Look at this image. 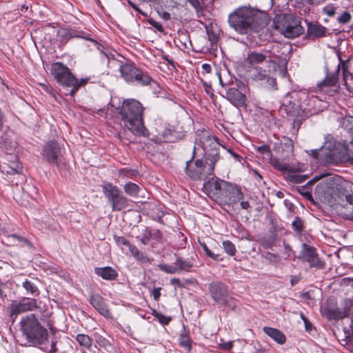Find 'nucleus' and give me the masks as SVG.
<instances>
[{"label":"nucleus","instance_id":"58836bf2","mask_svg":"<svg viewBox=\"0 0 353 353\" xmlns=\"http://www.w3.org/2000/svg\"><path fill=\"white\" fill-rule=\"evenodd\" d=\"M206 30L208 40L212 44L216 43L218 41L217 34L212 28H207Z\"/></svg>","mask_w":353,"mask_h":353},{"label":"nucleus","instance_id":"4468645a","mask_svg":"<svg viewBox=\"0 0 353 353\" xmlns=\"http://www.w3.org/2000/svg\"><path fill=\"white\" fill-rule=\"evenodd\" d=\"M209 291L212 299L217 303L226 304L228 299L227 286L221 282H213L209 285Z\"/></svg>","mask_w":353,"mask_h":353},{"label":"nucleus","instance_id":"c756f323","mask_svg":"<svg viewBox=\"0 0 353 353\" xmlns=\"http://www.w3.org/2000/svg\"><path fill=\"white\" fill-rule=\"evenodd\" d=\"M179 344L188 352H190L192 348V340L186 334H181L179 337Z\"/></svg>","mask_w":353,"mask_h":353},{"label":"nucleus","instance_id":"cd10ccee","mask_svg":"<svg viewBox=\"0 0 353 353\" xmlns=\"http://www.w3.org/2000/svg\"><path fill=\"white\" fill-rule=\"evenodd\" d=\"M76 340L83 348L90 350L92 347V341L88 335L83 334H77Z\"/></svg>","mask_w":353,"mask_h":353},{"label":"nucleus","instance_id":"a878e982","mask_svg":"<svg viewBox=\"0 0 353 353\" xmlns=\"http://www.w3.org/2000/svg\"><path fill=\"white\" fill-rule=\"evenodd\" d=\"M227 181L219 179H212L209 181L208 185L212 191H214V194L221 196L222 192L225 189Z\"/></svg>","mask_w":353,"mask_h":353},{"label":"nucleus","instance_id":"20e7f679","mask_svg":"<svg viewBox=\"0 0 353 353\" xmlns=\"http://www.w3.org/2000/svg\"><path fill=\"white\" fill-rule=\"evenodd\" d=\"M143 110V108L140 102L130 99L123 101L119 112V116L125 126L136 135H145Z\"/></svg>","mask_w":353,"mask_h":353},{"label":"nucleus","instance_id":"09e8293b","mask_svg":"<svg viewBox=\"0 0 353 353\" xmlns=\"http://www.w3.org/2000/svg\"><path fill=\"white\" fill-rule=\"evenodd\" d=\"M136 174H137V172L134 170H123V169H121L119 170V175L121 176H123V175H125L128 177H132Z\"/></svg>","mask_w":353,"mask_h":353},{"label":"nucleus","instance_id":"37998d69","mask_svg":"<svg viewBox=\"0 0 353 353\" xmlns=\"http://www.w3.org/2000/svg\"><path fill=\"white\" fill-rule=\"evenodd\" d=\"M139 240L143 245H147L150 242V232L147 228L143 230L142 236Z\"/></svg>","mask_w":353,"mask_h":353},{"label":"nucleus","instance_id":"bb28decb","mask_svg":"<svg viewBox=\"0 0 353 353\" xmlns=\"http://www.w3.org/2000/svg\"><path fill=\"white\" fill-rule=\"evenodd\" d=\"M323 314L328 319H339L343 317V312L338 307H334L324 308Z\"/></svg>","mask_w":353,"mask_h":353},{"label":"nucleus","instance_id":"dca6fc26","mask_svg":"<svg viewBox=\"0 0 353 353\" xmlns=\"http://www.w3.org/2000/svg\"><path fill=\"white\" fill-rule=\"evenodd\" d=\"M251 78L256 81H265L269 86L274 87L276 84V79L270 77L269 70L262 69L259 66L252 67L250 70Z\"/></svg>","mask_w":353,"mask_h":353},{"label":"nucleus","instance_id":"c03bdc74","mask_svg":"<svg viewBox=\"0 0 353 353\" xmlns=\"http://www.w3.org/2000/svg\"><path fill=\"white\" fill-rule=\"evenodd\" d=\"M257 150L264 156L265 158H270L271 157V151L269 146L263 145L259 146Z\"/></svg>","mask_w":353,"mask_h":353},{"label":"nucleus","instance_id":"2f4dec72","mask_svg":"<svg viewBox=\"0 0 353 353\" xmlns=\"http://www.w3.org/2000/svg\"><path fill=\"white\" fill-rule=\"evenodd\" d=\"M175 264L179 272L181 270L189 271L192 267V264L190 261H183L181 259H177Z\"/></svg>","mask_w":353,"mask_h":353},{"label":"nucleus","instance_id":"393cba45","mask_svg":"<svg viewBox=\"0 0 353 353\" xmlns=\"http://www.w3.org/2000/svg\"><path fill=\"white\" fill-rule=\"evenodd\" d=\"M130 252L132 256L141 263H151L153 261L152 258L148 257L143 252H141L135 245L130 246Z\"/></svg>","mask_w":353,"mask_h":353},{"label":"nucleus","instance_id":"6e6d98bb","mask_svg":"<svg viewBox=\"0 0 353 353\" xmlns=\"http://www.w3.org/2000/svg\"><path fill=\"white\" fill-rule=\"evenodd\" d=\"M285 147L288 148L290 152L293 151V143L292 140L288 139L287 141L284 143Z\"/></svg>","mask_w":353,"mask_h":353},{"label":"nucleus","instance_id":"603ef678","mask_svg":"<svg viewBox=\"0 0 353 353\" xmlns=\"http://www.w3.org/2000/svg\"><path fill=\"white\" fill-rule=\"evenodd\" d=\"M264 257L267 260L270 261V262H275V261H276V256L275 254H274L270 253V252H265L264 254Z\"/></svg>","mask_w":353,"mask_h":353},{"label":"nucleus","instance_id":"a19ab883","mask_svg":"<svg viewBox=\"0 0 353 353\" xmlns=\"http://www.w3.org/2000/svg\"><path fill=\"white\" fill-rule=\"evenodd\" d=\"M351 19V14L349 12L347 11H344L338 18H337V21L340 23H343V24H345V23H348Z\"/></svg>","mask_w":353,"mask_h":353},{"label":"nucleus","instance_id":"aec40b11","mask_svg":"<svg viewBox=\"0 0 353 353\" xmlns=\"http://www.w3.org/2000/svg\"><path fill=\"white\" fill-rule=\"evenodd\" d=\"M247 61L252 67H256V65L261 64L263 62H265L269 65L274 64L271 59L269 58L267 59L265 54L257 52H252L249 53L247 57Z\"/></svg>","mask_w":353,"mask_h":353},{"label":"nucleus","instance_id":"1a4fd4ad","mask_svg":"<svg viewBox=\"0 0 353 353\" xmlns=\"http://www.w3.org/2000/svg\"><path fill=\"white\" fill-rule=\"evenodd\" d=\"M307 153L316 159H320L326 163L338 164L344 161L345 157L339 158L338 148H336L333 141H329L322 146L319 150H311L306 151Z\"/></svg>","mask_w":353,"mask_h":353},{"label":"nucleus","instance_id":"bf43d9fd","mask_svg":"<svg viewBox=\"0 0 353 353\" xmlns=\"http://www.w3.org/2000/svg\"><path fill=\"white\" fill-rule=\"evenodd\" d=\"M190 2L194 5V7H199L201 6V2H203L204 0H190Z\"/></svg>","mask_w":353,"mask_h":353},{"label":"nucleus","instance_id":"f257e3e1","mask_svg":"<svg viewBox=\"0 0 353 353\" xmlns=\"http://www.w3.org/2000/svg\"><path fill=\"white\" fill-rule=\"evenodd\" d=\"M219 143L216 138L211 136L208 131L203 130L196 133L194 152L200 148L202 154L206 158L205 163L201 159L194 162L188 161L186 163V173L194 180H203L213 173L214 165L219 159L218 152Z\"/></svg>","mask_w":353,"mask_h":353},{"label":"nucleus","instance_id":"6e6552de","mask_svg":"<svg viewBox=\"0 0 353 353\" xmlns=\"http://www.w3.org/2000/svg\"><path fill=\"white\" fill-rule=\"evenodd\" d=\"M102 189L113 211H121L128 207V199L117 186L110 183H105L102 185Z\"/></svg>","mask_w":353,"mask_h":353},{"label":"nucleus","instance_id":"4d7b16f0","mask_svg":"<svg viewBox=\"0 0 353 353\" xmlns=\"http://www.w3.org/2000/svg\"><path fill=\"white\" fill-rule=\"evenodd\" d=\"M170 283L173 285H177L179 287H182L183 285L181 284L180 280L176 278L172 279L170 280Z\"/></svg>","mask_w":353,"mask_h":353},{"label":"nucleus","instance_id":"c85d7f7f","mask_svg":"<svg viewBox=\"0 0 353 353\" xmlns=\"http://www.w3.org/2000/svg\"><path fill=\"white\" fill-rule=\"evenodd\" d=\"M124 191L126 194L132 196H137L139 192L140 188L139 185L134 183H128L123 187Z\"/></svg>","mask_w":353,"mask_h":353},{"label":"nucleus","instance_id":"f704fd0d","mask_svg":"<svg viewBox=\"0 0 353 353\" xmlns=\"http://www.w3.org/2000/svg\"><path fill=\"white\" fill-rule=\"evenodd\" d=\"M159 268L161 270L168 274H174L179 272L176 264L174 266L168 265L165 264H160L159 265Z\"/></svg>","mask_w":353,"mask_h":353},{"label":"nucleus","instance_id":"6ab92c4d","mask_svg":"<svg viewBox=\"0 0 353 353\" xmlns=\"http://www.w3.org/2000/svg\"><path fill=\"white\" fill-rule=\"evenodd\" d=\"M90 304L103 316L109 317L110 312L108 309L103 299L99 294H94L90 296Z\"/></svg>","mask_w":353,"mask_h":353},{"label":"nucleus","instance_id":"de8ad7c7","mask_svg":"<svg viewBox=\"0 0 353 353\" xmlns=\"http://www.w3.org/2000/svg\"><path fill=\"white\" fill-rule=\"evenodd\" d=\"M305 170V167L303 164H297L296 167L290 166L289 173H298L303 172Z\"/></svg>","mask_w":353,"mask_h":353},{"label":"nucleus","instance_id":"ea45409f","mask_svg":"<svg viewBox=\"0 0 353 353\" xmlns=\"http://www.w3.org/2000/svg\"><path fill=\"white\" fill-rule=\"evenodd\" d=\"M199 244L207 256H208L209 257L212 258L214 260H218L219 255L212 252L205 243L199 241Z\"/></svg>","mask_w":353,"mask_h":353},{"label":"nucleus","instance_id":"680f3d73","mask_svg":"<svg viewBox=\"0 0 353 353\" xmlns=\"http://www.w3.org/2000/svg\"><path fill=\"white\" fill-rule=\"evenodd\" d=\"M202 68L206 72H210V70H211V66L208 64V63H203L202 65Z\"/></svg>","mask_w":353,"mask_h":353},{"label":"nucleus","instance_id":"69168bd1","mask_svg":"<svg viewBox=\"0 0 353 353\" xmlns=\"http://www.w3.org/2000/svg\"><path fill=\"white\" fill-rule=\"evenodd\" d=\"M298 281H299V279L296 276H292L291 281H290L292 285H294L295 284H296L298 283Z\"/></svg>","mask_w":353,"mask_h":353},{"label":"nucleus","instance_id":"473e14b6","mask_svg":"<svg viewBox=\"0 0 353 353\" xmlns=\"http://www.w3.org/2000/svg\"><path fill=\"white\" fill-rule=\"evenodd\" d=\"M307 177V175L299 174L298 173H290L289 174L290 180L296 183H301L304 182Z\"/></svg>","mask_w":353,"mask_h":353},{"label":"nucleus","instance_id":"a211bd4d","mask_svg":"<svg viewBox=\"0 0 353 353\" xmlns=\"http://www.w3.org/2000/svg\"><path fill=\"white\" fill-rule=\"evenodd\" d=\"M221 196L228 198L232 203H236L243 199V193L239 187L228 182Z\"/></svg>","mask_w":353,"mask_h":353},{"label":"nucleus","instance_id":"7c9ffc66","mask_svg":"<svg viewBox=\"0 0 353 353\" xmlns=\"http://www.w3.org/2000/svg\"><path fill=\"white\" fill-rule=\"evenodd\" d=\"M271 164L275 169L278 170L281 172H289L290 166L278 159H272Z\"/></svg>","mask_w":353,"mask_h":353},{"label":"nucleus","instance_id":"423d86ee","mask_svg":"<svg viewBox=\"0 0 353 353\" xmlns=\"http://www.w3.org/2000/svg\"><path fill=\"white\" fill-rule=\"evenodd\" d=\"M51 73L57 82L63 85L72 88L71 90L72 95L78 90L81 85L85 84L86 82L83 79L79 82L70 72L69 68L60 62H57L52 65Z\"/></svg>","mask_w":353,"mask_h":353},{"label":"nucleus","instance_id":"a18cd8bd","mask_svg":"<svg viewBox=\"0 0 353 353\" xmlns=\"http://www.w3.org/2000/svg\"><path fill=\"white\" fill-rule=\"evenodd\" d=\"M114 239L118 245H125L128 247V250L130 249V246L132 245L123 236H115Z\"/></svg>","mask_w":353,"mask_h":353},{"label":"nucleus","instance_id":"49530a36","mask_svg":"<svg viewBox=\"0 0 353 353\" xmlns=\"http://www.w3.org/2000/svg\"><path fill=\"white\" fill-rule=\"evenodd\" d=\"M153 314L159 319V322L163 325L168 324L171 320L170 317L165 316H164L161 314H159L157 312H155V314L153 313Z\"/></svg>","mask_w":353,"mask_h":353},{"label":"nucleus","instance_id":"e433bc0d","mask_svg":"<svg viewBox=\"0 0 353 353\" xmlns=\"http://www.w3.org/2000/svg\"><path fill=\"white\" fill-rule=\"evenodd\" d=\"M23 287L26 290L27 292H30L32 294L36 292L38 290L36 285L32 282L26 280L22 283Z\"/></svg>","mask_w":353,"mask_h":353},{"label":"nucleus","instance_id":"0eeeda50","mask_svg":"<svg viewBox=\"0 0 353 353\" xmlns=\"http://www.w3.org/2000/svg\"><path fill=\"white\" fill-rule=\"evenodd\" d=\"M275 28L284 37L293 39L299 37L304 32L299 17L292 14H285L275 22Z\"/></svg>","mask_w":353,"mask_h":353},{"label":"nucleus","instance_id":"4c0bfd02","mask_svg":"<svg viewBox=\"0 0 353 353\" xmlns=\"http://www.w3.org/2000/svg\"><path fill=\"white\" fill-rule=\"evenodd\" d=\"M303 221L298 216L295 217V219L292 223V226L293 229L297 232H301L303 230Z\"/></svg>","mask_w":353,"mask_h":353},{"label":"nucleus","instance_id":"5fc2aeb1","mask_svg":"<svg viewBox=\"0 0 353 353\" xmlns=\"http://www.w3.org/2000/svg\"><path fill=\"white\" fill-rule=\"evenodd\" d=\"M160 290H161V288H154L152 292V294L155 301H159V299L160 298V296H161Z\"/></svg>","mask_w":353,"mask_h":353},{"label":"nucleus","instance_id":"72a5a7b5","mask_svg":"<svg viewBox=\"0 0 353 353\" xmlns=\"http://www.w3.org/2000/svg\"><path fill=\"white\" fill-rule=\"evenodd\" d=\"M223 247L224 250L227 254L230 256H233L235 254L236 248L234 245L230 241H225L223 242Z\"/></svg>","mask_w":353,"mask_h":353},{"label":"nucleus","instance_id":"8fccbe9b","mask_svg":"<svg viewBox=\"0 0 353 353\" xmlns=\"http://www.w3.org/2000/svg\"><path fill=\"white\" fill-rule=\"evenodd\" d=\"M8 239H12L14 242L15 241H21V242H23V243H27V244L29 243V241L26 239H25V238H23L22 236H17V234H14L8 235Z\"/></svg>","mask_w":353,"mask_h":353},{"label":"nucleus","instance_id":"e2e57ef3","mask_svg":"<svg viewBox=\"0 0 353 353\" xmlns=\"http://www.w3.org/2000/svg\"><path fill=\"white\" fill-rule=\"evenodd\" d=\"M128 3L137 12L143 14V13L140 10V9L131 1H128Z\"/></svg>","mask_w":353,"mask_h":353},{"label":"nucleus","instance_id":"9b49d317","mask_svg":"<svg viewBox=\"0 0 353 353\" xmlns=\"http://www.w3.org/2000/svg\"><path fill=\"white\" fill-rule=\"evenodd\" d=\"M35 308H37V301L35 299L23 298L19 301H12L8 307V312L12 321H14L19 314L32 311Z\"/></svg>","mask_w":353,"mask_h":353},{"label":"nucleus","instance_id":"79ce46f5","mask_svg":"<svg viewBox=\"0 0 353 353\" xmlns=\"http://www.w3.org/2000/svg\"><path fill=\"white\" fill-rule=\"evenodd\" d=\"M336 7L332 4H329L323 8V12L328 17H332L336 13Z\"/></svg>","mask_w":353,"mask_h":353},{"label":"nucleus","instance_id":"13d9d810","mask_svg":"<svg viewBox=\"0 0 353 353\" xmlns=\"http://www.w3.org/2000/svg\"><path fill=\"white\" fill-rule=\"evenodd\" d=\"M159 14L164 20H169L170 19V14L167 12H159Z\"/></svg>","mask_w":353,"mask_h":353},{"label":"nucleus","instance_id":"b1692460","mask_svg":"<svg viewBox=\"0 0 353 353\" xmlns=\"http://www.w3.org/2000/svg\"><path fill=\"white\" fill-rule=\"evenodd\" d=\"M339 64L337 65V71L336 73L332 74H327L325 79L321 82L318 83L319 88L322 91H326L325 88L327 87H333L335 86L338 81V73L339 71Z\"/></svg>","mask_w":353,"mask_h":353},{"label":"nucleus","instance_id":"0e129e2a","mask_svg":"<svg viewBox=\"0 0 353 353\" xmlns=\"http://www.w3.org/2000/svg\"><path fill=\"white\" fill-rule=\"evenodd\" d=\"M304 323H305V329L307 330H309L311 329L312 324L310 323V322L308 320H305Z\"/></svg>","mask_w":353,"mask_h":353},{"label":"nucleus","instance_id":"2eb2a0df","mask_svg":"<svg viewBox=\"0 0 353 353\" xmlns=\"http://www.w3.org/2000/svg\"><path fill=\"white\" fill-rule=\"evenodd\" d=\"M61 153V148L56 141L48 142L43 150L42 155L50 164H57V159Z\"/></svg>","mask_w":353,"mask_h":353},{"label":"nucleus","instance_id":"412c9836","mask_svg":"<svg viewBox=\"0 0 353 353\" xmlns=\"http://www.w3.org/2000/svg\"><path fill=\"white\" fill-rule=\"evenodd\" d=\"M94 272L99 276L105 280H114L118 276L117 271L110 266L104 268H96Z\"/></svg>","mask_w":353,"mask_h":353},{"label":"nucleus","instance_id":"774afa93","mask_svg":"<svg viewBox=\"0 0 353 353\" xmlns=\"http://www.w3.org/2000/svg\"><path fill=\"white\" fill-rule=\"evenodd\" d=\"M5 285L3 283H0V296H3V288Z\"/></svg>","mask_w":353,"mask_h":353},{"label":"nucleus","instance_id":"7ed1b4c3","mask_svg":"<svg viewBox=\"0 0 353 353\" xmlns=\"http://www.w3.org/2000/svg\"><path fill=\"white\" fill-rule=\"evenodd\" d=\"M326 177L324 183L327 189L321 192V188L318 185L316 192L319 199L330 207L336 205H343L344 201L349 204H353V195L346 192L345 188L347 183L343 177L339 175H332L324 172L315 176L307 184H314L316 181Z\"/></svg>","mask_w":353,"mask_h":353},{"label":"nucleus","instance_id":"338daca9","mask_svg":"<svg viewBox=\"0 0 353 353\" xmlns=\"http://www.w3.org/2000/svg\"><path fill=\"white\" fill-rule=\"evenodd\" d=\"M228 151L231 153V154L239 161H240V159L241 158L239 154L234 153L230 150H228Z\"/></svg>","mask_w":353,"mask_h":353},{"label":"nucleus","instance_id":"f3484780","mask_svg":"<svg viewBox=\"0 0 353 353\" xmlns=\"http://www.w3.org/2000/svg\"><path fill=\"white\" fill-rule=\"evenodd\" d=\"M225 98L236 107H242L245 105V95L235 88H230L226 91Z\"/></svg>","mask_w":353,"mask_h":353},{"label":"nucleus","instance_id":"052dcab7","mask_svg":"<svg viewBox=\"0 0 353 353\" xmlns=\"http://www.w3.org/2000/svg\"><path fill=\"white\" fill-rule=\"evenodd\" d=\"M241 208L244 210H248L250 205L248 201H241L240 203Z\"/></svg>","mask_w":353,"mask_h":353},{"label":"nucleus","instance_id":"ddd939ff","mask_svg":"<svg viewBox=\"0 0 353 353\" xmlns=\"http://www.w3.org/2000/svg\"><path fill=\"white\" fill-rule=\"evenodd\" d=\"M298 258L308 262L310 267L319 269L324 267L323 262H322L318 257V254H316L314 248L305 243L302 245L301 254Z\"/></svg>","mask_w":353,"mask_h":353},{"label":"nucleus","instance_id":"4be33fe9","mask_svg":"<svg viewBox=\"0 0 353 353\" xmlns=\"http://www.w3.org/2000/svg\"><path fill=\"white\" fill-rule=\"evenodd\" d=\"M263 330L268 336H269L279 344L282 345L285 343V336L281 331L270 327H264Z\"/></svg>","mask_w":353,"mask_h":353},{"label":"nucleus","instance_id":"5701e85b","mask_svg":"<svg viewBox=\"0 0 353 353\" xmlns=\"http://www.w3.org/2000/svg\"><path fill=\"white\" fill-rule=\"evenodd\" d=\"M326 28L319 24H310L307 28V35L310 39L320 38L325 36Z\"/></svg>","mask_w":353,"mask_h":353},{"label":"nucleus","instance_id":"39448f33","mask_svg":"<svg viewBox=\"0 0 353 353\" xmlns=\"http://www.w3.org/2000/svg\"><path fill=\"white\" fill-rule=\"evenodd\" d=\"M21 329L28 341L33 345H41L48 340V330L41 326L34 314L21 320Z\"/></svg>","mask_w":353,"mask_h":353},{"label":"nucleus","instance_id":"f8f14e48","mask_svg":"<svg viewBox=\"0 0 353 353\" xmlns=\"http://www.w3.org/2000/svg\"><path fill=\"white\" fill-rule=\"evenodd\" d=\"M0 169L3 173L10 175H17L20 179V183L23 181L24 176L22 174L23 166L19 162V159L14 155H8L6 161L0 165Z\"/></svg>","mask_w":353,"mask_h":353},{"label":"nucleus","instance_id":"c9c22d12","mask_svg":"<svg viewBox=\"0 0 353 353\" xmlns=\"http://www.w3.org/2000/svg\"><path fill=\"white\" fill-rule=\"evenodd\" d=\"M68 34H69L70 37H72V38L77 37V38H83V39H89L88 37H87L86 33L84 32L83 31L71 30L68 32Z\"/></svg>","mask_w":353,"mask_h":353},{"label":"nucleus","instance_id":"f03ea898","mask_svg":"<svg viewBox=\"0 0 353 353\" xmlns=\"http://www.w3.org/2000/svg\"><path fill=\"white\" fill-rule=\"evenodd\" d=\"M268 14L261 10L241 6L228 15L229 26L241 34H251L263 30L269 23Z\"/></svg>","mask_w":353,"mask_h":353},{"label":"nucleus","instance_id":"9d476101","mask_svg":"<svg viewBox=\"0 0 353 353\" xmlns=\"http://www.w3.org/2000/svg\"><path fill=\"white\" fill-rule=\"evenodd\" d=\"M119 71L121 77L128 82L137 81L138 83L146 85L150 83L152 79L145 72L137 68L132 63L119 64Z\"/></svg>","mask_w":353,"mask_h":353},{"label":"nucleus","instance_id":"864d4df0","mask_svg":"<svg viewBox=\"0 0 353 353\" xmlns=\"http://www.w3.org/2000/svg\"><path fill=\"white\" fill-rule=\"evenodd\" d=\"M219 345H220L221 348L223 350H230L232 349L233 344H232V341H228L226 343H220Z\"/></svg>","mask_w":353,"mask_h":353},{"label":"nucleus","instance_id":"3c124183","mask_svg":"<svg viewBox=\"0 0 353 353\" xmlns=\"http://www.w3.org/2000/svg\"><path fill=\"white\" fill-rule=\"evenodd\" d=\"M149 23L154 28H156L159 32H163V28L161 23L159 22L155 21L154 20L150 19L149 21Z\"/></svg>","mask_w":353,"mask_h":353}]
</instances>
